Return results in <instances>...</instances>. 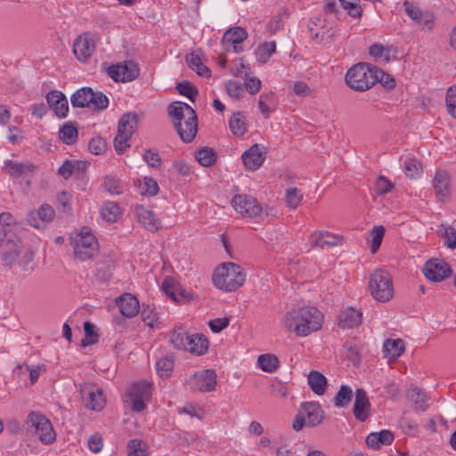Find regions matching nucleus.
Wrapping results in <instances>:
<instances>
[{
	"label": "nucleus",
	"mask_w": 456,
	"mask_h": 456,
	"mask_svg": "<svg viewBox=\"0 0 456 456\" xmlns=\"http://www.w3.org/2000/svg\"><path fill=\"white\" fill-rule=\"evenodd\" d=\"M283 323L297 336L306 337L322 328V314L314 306L298 307L286 314Z\"/></svg>",
	"instance_id": "f257e3e1"
},
{
	"label": "nucleus",
	"mask_w": 456,
	"mask_h": 456,
	"mask_svg": "<svg viewBox=\"0 0 456 456\" xmlns=\"http://www.w3.org/2000/svg\"><path fill=\"white\" fill-rule=\"evenodd\" d=\"M173 126L183 142H191L198 132L195 110L187 103L173 101Z\"/></svg>",
	"instance_id": "f03ea898"
},
{
	"label": "nucleus",
	"mask_w": 456,
	"mask_h": 456,
	"mask_svg": "<svg viewBox=\"0 0 456 456\" xmlns=\"http://www.w3.org/2000/svg\"><path fill=\"white\" fill-rule=\"evenodd\" d=\"M385 72L366 63H358L351 67L345 77L346 85L354 91L363 92L371 88Z\"/></svg>",
	"instance_id": "7ed1b4c3"
},
{
	"label": "nucleus",
	"mask_w": 456,
	"mask_h": 456,
	"mask_svg": "<svg viewBox=\"0 0 456 456\" xmlns=\"http://www.w3.org/2000/svg\"><path fill=\"white\" fill-rule=\"evenodd\" d=\"M245 278L246 273L239 265L227 262L216 268L212 281L216 288L232 292L243 285Z\"/></svg>",
	"instance_id": "20e7f679"
},
{
	"label": "nucleus",
	"mask_w": 456,
	"mask_h": 456,
	"mask_svg": "<svg viewBox=\"0 0 456 456\" xmlns=\"http://www.w3.org/2000/svg\"><path fill=\"white\" fill-rule=\"evenodd\" d=\"M71 245L76 258L80 261L94 257L99 250L98 241L87 227L71 237Z\"/></svg>",
	"instance_id": "39448f33"
},
{
	"label": "nucleus",
	"mask_w": 456,
	"mask_h": 456,
	"mask_svg": "<svg viewBox=\"0 0 456 456\" xmlns=\"http://www.w3.org/2000/svg\"><path fill=\"white\" fill-rule=\"evenodd\" d=\"M369 289L378 301L386 302L392 298L394 289L389 273L384 270L375 271L370 277Z\"/></svg>",
	"instance_id": "423d86ee"
},
{
	"label": "nucleus",
	"mask_w": 456,
	"mask_h": 456,
	"mask_svg": "<svg viewBox=\"0 0 456 456\" xmlns=\"http://www.w3.org/2000/svg\"><path fill=\"white\" fill-rule=\"evenodd\" d=\"M151 397V385L146 381L134 383L124 396V403L136 412L142 411Z\"/></svg>",
	"instance_id": "0eeeda50"
},
{
	"label": "nucleus",
	"mask_w": 456,
	"mask_h": 456,
	"mask_svg": "<svg viewBox=\"0 0 456 456\" xmlns=\"http://www.w3.org/2000/svg\"><path fill=\"white\" fill-rule=\"evenodd\" d=\"M27 422L34 428L36 436L44 444H51L56 440V433L53 427L44 414L38 411H31L27 418Z\"/></svg>",
	"instance_id": "6e6552de"
},
{
	"label": "nucleus",
	"mask_w": 456,
	"mask_h": 456,
	"mask_svg": "<svg viewBox=\"0 0 456 456\" xmlns=\"http://www.w3.org/2000/svg\"><path fill=\"white\" fill-rule=\"evenodd\" d=\"M432 186L437 201L448 202L452 198V179L446 170L436 171L432 180Z\"/></svg>",
	"instance_id": "1a4fd4ad"
},
{
	"label": "nucleus",
	"mask_w": 456,
	"mask_h": 456,
	"mask_svg": "<svg viewBox=\"0 0 456 456\" xmlns=\"http://www.w3.org/2000/svg\"><path fill=\"white\" fill-rule=\"evenodd\" d=\"M422 272L428 281L440 282L452 274V268L443 259L434 258L425 263Z\"/></svg>",
	"instance_id": "9d476101"
},
{
	"label": "nucleus",
	"mask_w": 456,
	"mask_h": 456,
	"mask_svg": "<svg viewBox=\"0 0 456 456\" xmlns=\"http://www.w3.org/2000/svg\"><path fill=\"white\" fill-rule=\"evenodd\" d=\"M234 209L245 217H257L262 214L263 208L253 197L245 194H237L232 200Z\"/></svg>",
	"instance_id": "9b49d317"
},
{
	"label": "nucleus",
	"mask_w": 456,
	"mask_h": 456,
	"mask_svg": "<svg viewBox=\"0 0 456 456\" xmlns=\"http://www.w3.org/2000/svg\"><path fill=\"white\" fill-rule=\"evenodd\" d=\"M107 73L116 82H127L138 77L139 69L135 63L127 61L109 67Z\"/></svg>",
	"instance_id": "f8f14e48"
},
{
	"label": "nucleus",
	"mask_w": 456,
	"mask_h": 456,
	"mask_svg": "<svg viewBox=\"0 0 456 456\" xmlns=\"http://www.w3.org/2000/svg\"><path fill=\"white\" fill-rule=\"evenodd\" d=\"M216 386V374L214 370H202L195 372L191 379V387L200 392H211Z\"/></svg>",
	"instance_id": "ddd939ff"
},
{
	"label": "nucleus",
	"mask_w": 456,
	"mask_h": 456,
	"mask_svg": "<svg viewBox=\"0 0 456 456\" xmlns=\"http://www.w3.org/2000/svg\"><path fill=\"white\" fill-rule=\"evenodd\" d=\"M81 396L86 408L100 411L105 404L102 390L96 386L86 384L81 387Z\"/></svg>",
	"instance_id": "4468645a"
},
{
	"label": "nucleus",
	"mask_w": 456,
	"mask_h": 456,
	"mask_svg": "<svg viewBox=\"0 0 456 456\" xmlns=\"http://www.w3.org/2000/svg\"><path fill=\"white\" fill-rule=\"evenodd\" d=\"M54 216V209L48 204H43L38 209L28 213V223L37 229L44 228Z\"/></svg>",
	"instance_id": "2eb2a0df"
},
{
	"label": "nucleus",
	"mask_w": 456,
	"mask_h": 456,
	"mask_svg": "<svg viewBox=\"0 0 456 456\" xmlns=\"http://www.w3.org/2000/svg\"><path fill=\"white\" fill-rule=\"evenodd\" d=\"M6 243L7 245L0 251V257L5 265L12 266L22 253V242L15 234L13 238L9 239V241Z\"/></svg>",
	"instance_id": "dca6fc26"
},
{
	"label": "nucleus",
	"mask_w": 456,
	"mask_h": 456,
	"mask_svg": "<svg viewBox=\"0 0 456 456\" xmlns=\"http://www.w3.org/2000/svg\"><path fill=\"white\" fill-rule=\"evenodd\" d=\"M94 48V43L87 34L78 36L73 44V53L80 61H85L91 57Z\"/></svg>",
	"instance_id": "f3484780"
},
{
	"label": "nucleus",
	"mask_w": 456,
	"mask_h": 456,
	"mask_svg": "<svg viewBox=\"0 0 456 456\" xmlns=\"http://www.w3.org/2000/svg\"><path fill=\"white\" fill-rule=\"evenodd\" d=\"M5 172L13 177H20V176H30L37 170V166L28 160L25 161H13L8 159L4 161V167Z\"/></svg>",
	"instance_id": "a211bd4d"
},
{
	"label": "nucleus",
	"mask_w": 456,
	"mask_h": 456,
	"mask_svg": "<svg viewBox=\"0 0 456 456\" xmlns=\"http://www.w3.org/2000/svg\"><path fill=\"white\" fill-rule=\"evenodd\" d=\"M248 37L247 31L241 27H233L226 30L222 38L224 45H232L233 52L240 53L243 51L240 44Z\"/></svg>",
	"instance_id": "6ab92c4d"
},
{
	"label": "nucleus",
	"mask_w": 456,
	"mask_h": 456,
	"mask_svg": "<svg viewBox=\"0 0 456 456\" xmlns=\"http://www.w3.org/2000/svg\"><path fill=\"white\" fill-rule=\"evenodd\" d=\"M46 101L49 108L59 118H65L69 111L67 97L60 91L53 90L47 94Z\"/></svg>",
	"instance_id": "aec40b11"
},
{
	"label": "nucleus",
	"mask_w": 456,
	"mask_h": 456,
	"mask_svg": "<svg viewBox=\"0 0 456 456\" xmlns=\"http://www.w3.org/2000/svg\"><path fill=\"white\" fill-rule=\"evenodd\" d=\"M407 15L418 24L425 25L428 30L432 28L433 14L428 11H422L419 6L408 1L403 4Z\"/></svg>",
	"instance_id": "412c9836"
},
{
	"label": "nucleus",
	"mask_w": 456,
	"mask_h": 456,
	"mask_svg": "<svg viewBox=\"0 0 456 456\" xmlns=\"http://www.w3.org/2000/svg\"><path fill=\"white\" fill-rule=\"evenodd\" d=\"M134 215L137 221L148 231L156 232L159 228V221L155 217L153 212L142 205L134 207Z\"/></svg>",
	"instance_id": "4be33fe9"
},
{
	"label": "nucleus",
	"mask_w": 456,
	"mask_h": 456,
	"mask_svg": "<svg viewBox=\"0 0 456 456\" xmlns=\"http://www.w3.org/2000/svg\"><path fill=\"white\" fill-rule=\"evenodd\" d=\"M354 395V415L356 419L365 421L370 410V403L367 393L363 388H357Z\"/></svg>",
	"instance_id": "5701e85b"
},
{
	"label": "nucleus",
	"mask_w": 456,
	"mask_h": 456,
	"mask_svg": "<svg viewBox=\"0 0 456 456\" xmlns=\"http://www.w3.org/2000/svg\"><path fill=\"white\" fill-rule=\"evenodd\" d=\"M244 166L249 170H256L265 161V152L262 151V147L255 144L248 149L241 156Z\"/></svg>",
	"instance_id": "b1692460"
},
{
	"label": "nucleus",
	"mask_w": 456,
	"mask_h": 456,
	"mask_svg": "<svg viewBox=\"0 0 456 456\" xmlns=\"http://www.w3.org/2000/svg\"><path fill=\"white\" fill-rule=\"evenodd\" d=\"M116 303L122 315L132 318L139 313L140 304L138 299L129 293H125L117 298Z\"/></svg>",
	"instance_id": "393cba45"
},
{
	"label": "nucleus",
	"mask_w": 456,
	"mask_h": 456,
	"mask_svg": "<svg viewBox=\"0 0 456 456\" xmlns=\"http://www.w3.org/2000/svg\"><path fill=\"white\" fill-rule=\"evenodd\" d=\"M301 408L306 419V426L315 427L322 421L324 412L317 403L306 402L302 403Z\"/></svg>",
	"instance_id": "a878e982"
},
{
	"label": "nucleus",
	"mask_w": 456,
	"mask_h": 456,
	"mask_svg": "<svg viewBox=\"0 0 456 456\" xmlns=\"http://www.w3.org/2000/svg\"><path fill=\"white\" fill-rule=\"evenodd\" d=\"M362 314L353 308L347 307L338 317V325L341 329H353L362 323Z\"/></svg>",
	"instance_id": "bb28decb"
},
{
	"label": "nucleus",
	"mask_w": 456,
	"mask_h": 456,
	"mask_svg": "<svg viewBox=\"0 0 456 456\" xmlns=\"http://www.w3.org/2000/svg\"><path fill=\"white\" fill-rule=\"evenodd\" d=\"M341 237L334 235L328 232H321L312 234L309 238V243L312 248H323L325 246H337L341 242Z\"/></svg>",
	"instance_id": "cd10ccee"
},
{
	"label": "nucleus",
	"mask_w": 456,
	"mask_h": 456,
	"mask_svg": "<svg viewBox=\"0 0 456 456\" xmlns=\"http://www.w3.org/2000/svg\"><path fill=\"white\" fill-rule=\"evenodd\" d=\"M307 383L311 390L317 395H322L326 392L327 379L318 370H312L307 376Z\"/></svg>",
	"instance_id": "c85d7f7f"
},
{
	"label": "nucleus",
	"mask_w": 456,
	"mask_h": 456,
	"mask_svg": "<svg viewBox=\"0 0 456 456\" xmlns=\"http://www.w3.org/2000/svg\"><path fill=\"white\" fill-rule=\"evenodd\" d=\"M191 289H186L173 279V302L178 305L191 304L194 300Z\"/></svg>",
	"instance_id": "c756f323"
},
{
	"label": "nucleus",
	"mask_w": 456,
	"mask_h": 456,
	"mask_svg": "<svg viewBox=\"0 0 456 456\" xmlns=\"http://www.w3.org/2000/svg\"><path fill=\"white\" fill-rule=\"evenodd\" d=\"M93 90L90 87H82L77 90L70 97L74 108L91 107Z\"/></svg>",
	"instance_id": "7c9ffc66"
},
{
	"label": "nucleus",
	"mask_w": 456,
	"mask_h": 456,
	"mask_svg": "<svg viewBox=\"0 0 456 456\" xmlns=\"http://www.w3.org/2000/svg\"><path fill=\"white\" fill-rule=\"evenodd\" d=\"M208 346V340L204 335L193 334L190 337V345L185 351L196 355H203L207 353Z\"/></svg>",
	"instance_id": "2f4dec72"
},
{
	"label": "nucleus",
	"mask_w": 456,
	"mask_h": 456,
	"mask_svg": "<svg viewBox=\"0 0 456 456\" xmlns=\"http://www.w3.org/2000/svg\"><path fill=\"white\" fill-rule=\"evenodd\" d=\"M101 216L108 223L117 222L122 216L119 205L114 201H106L100 210Z\"/></svg>",
	"instance_id": "473e14b6"
},
{
	"label": "nucleus",
	"mask_w": 456,
	"mask_h": 456,
	"mask_svg": "<svg viewBox=\"0 0 456 456\" xmlns=\"http://www.w3.org/2000/svg\"><path fill=\"white\" fill-rule=\"evenodd\" d=\"M137 125L138 118L135 113H125L118 122V131L122 134L133 135L137 128Z\"/></svg>",
	"instance_id": "72a5a7b5"
},
{
	"label": "nucleus",
	"mask_w": 456,
	"mask_h": 456,
	"mask_svg": "<svg viewBox=\"0 0 456 456\" xmlns=\"http://www.w3.org/2000/svg\"><path fill=\"white\" fill-rule=\"evenodd\" d=\"M408 397L414 404V409L419 411H424L428 406V398L422 389L416 387L408 390Z\"/></svg>",
	"instance_id": "f704fd0d"
},
{
	"label": "nucleus",
	"mask_w": 456,
	"mask_h": 456,
	"mask_svg": "<svg viewBox=\"0 0 456 456\" xmlns=\"http://www.w3.org/2000/svg\"><path fill=\"white\" fill-rule=\"evenodd\" d=\"M186 62L190 69L196 71L201 77H209L211 70L204 65L200 55L196 53H191L186 55Z\"/></svg>",
	"instance_id": "c9c22d12"
},
{
	"label": "nucleus",
	"mask_w": 456,
	"mask_h": 456,
	"mask_svg": "<svg viewBox=\"0 0 456 456\" xmlns=\"http://www.w3.org/2000/svg\"><path fill=\"white\" fill-rule=\"evenodd\" d=\"M438 235L444 240V244L451 248H456V230L448 224H440L437 227Z\"/></svg>",
	"instance_id": "e433bc0d"
},
{
	"label": "nucleus",
	"mask_w": 456,
	"mask_h": 456,
	"mask_svg": "<svg viewBox=\"0 0 456 456\" xmlns=\"http://www.w3.org/2000/svg\"><path fill=\"white\" fill-rule=\"evenodd\" d=\"M155 369L157 375L163 381L171 378V357L169 354H166L157 360Z\"/></svg>",
	"instance_id": "4c0bfd02"
},
{
	"label": "nucleus",
	"mask_w": 456,
	"mask_h": 456,
	"mask_svg": "<svg viewBox=\"0 0 456 456\" xmlns=\"http://www.w3.org/2000/svg\"><path fill=\"white\" fill-rule=\"evenodd\" d=\"M175 90L180 95L187 97L191 102H194L199 95L198 88L188 80L176 83Z\"/></svg>",
	"instance_id": "58836bf2"
},
{
	"label": "nucleus",
	"mask_w": 456,
	"mask_h": 456,
	"mask_svg": "<svg viewBox=\"0 0 456 456\" xmlns=\"http://www.w3.org/2000/svg\"><path fill=\"white\" fill-rule=\"evenodd\" d=\"M78 133L77 127L71 123L64 124L59 131V138L66 144H72L77 142Z\"/></svg>",
	"instance_id": "ea45409f"
},
{
	"label": "nucleus",
	"mask_w": 456,
	"mask_h": 456,
	"mask_svg": "<svg viewBox=\"0 0 456 456\" xmlns=\"http://www.w3.org/2000/svg\"><path fill=\"white\" fill-rule=\"evenodd\" d=\"M195 159L202 167H210L216 162V152L208 147H202L195 151Z\"/></svg>",
	"instance_id": "a19ab883"
},
{
	"label": "nucleus",
	"mask_w": 456,
	"mask_h": 456,
	"mask_svg": "<svg viewBox=\"0 0 456 456\" xmlns=\"http://www.w3.org/2000/svg\"><path fill=\"white\" fill-rule=\"evenodd\" d=\"M384 352L390 357H399L404 351V343L402 339H387L384 343Z\"/></svg>",
	"instance_id": "79ce46f5"
},
{
	"label": "nucleus",
	"mask_w": 456,
	"mask_h": 456,
	"mask_svg": "<svg viewBox=\"0 0 456 456\" xmlns=\"http://www.w3.org/2000/svg\"><path fill=\"white\" fill-rule=\"evenodd\" d=\"M276 51V43L274 41L265 42L258 45L256 54L259 62L265 63Z\"/></svg>",
	"instance_id": "37998d69"
},
{
	"label": "nucleus",
	"mask_w": 456,
	"mask_h": 456,
	"mask_svg": "<svg viewBox=\"0 0 456 456\" xmlns=\"http://www.w3.org/2000/svg\"><path fill=\"white\" fill-rule=\"evenodd\" d=\"M353 391L347 385H342L334 397V405L341 408L346 406L352 400Z\"/></svg>",
	"instance_id": "c03bdc74"
},
{
	"label": "nucleus",
	"mask_w": 456,
	"mask_h": 456,
	"mask_svg": "<svg viewBox=\"0 0 456 456\" xmlns=\"http://www.w3.org/2000/svg\"><path fill=\"white\" fill-rule=\"evenodd\" d=\"M258 366L266 372H273L279 366V360L274 354H265L258 356Z\"/></svg>",
	"instance_id": "a18cd8bd"
},
{
	"label": "nucleus",
	"mask_w": 456,
	"mask_h": 456,
	"mask_svg": "<svg viewBox=\"0 0 456 456\" xmlns=\"http://www.w3.org/2000/svg\"><path fill=\"white\" fill-rule=\"evenodd\" d=\"M138 189L141 194L154 196L159 192V185L156 180L151 177H143L139 181Z\"/></svg>",
	"instance_id": "49530a36"
},
{
	"label": "nucleus",
	"mask_w": 456,
	"mask_h": 456,
	"mask_svg": "<svg viewBox=\"0 0 456 456\" xmlns=\"http://www.w3.org/2000/svg\"><path fill=\"white\" fill-rule=\"evenodd\" d=\"M103 186L108 192L113 195H120L124 191V184L122 181L110 175L104 178Z\"/></svg>",
	"instance_id": "de8ad7c7"
},
{
	"label": "nucleus",
	"mask_w": 456,
	"mask_h": 456,
	"mask_svg": "<svg viewBox=\"0 0 456 456\" xmlns=\"http://www.w3.org/2000/svg\"><path fill=\"white\" fill-rule=\"evenodd\" d=\"M274 100L273 93L270 92L267 94H263L260 95L258 100V107L260 109L261 113L265 118H269L273 110L270 108L269 104H271Z\"/></svg>",
	"instance_id": "09e8293b"
},
{
	"label": "nucleus",
	"mask_w": 456,
	"mask_h": 456,
	"mask_svg": "<svg viewBox=\"0 0 456 456\" xmlns=\"http://www.w3.org/2000/svg\"><path fill=\"white\" fill-rule=\"evenodd\" d=\"M33 254L28 250L22 249V253L16 260V265H18L21 271L25 273H30L33 270Z\"/></svg>",
	"instance_id": "8fccbe9b"
},
{
	"label": "nucleus",
	"mask_w": 456,
	"mask_h": 456,
	"mask_svg": "<svg viewBox=\"0 0 456 456\" xmlns=\"http://www.w3.org/2000/svg\"><path fill=\"white\" fill-rule=\"evenodd\" d=\"M190 337L187 332L181 329L178 331L173 330V346L186 350V347L190 345Z\"/></svg>",
	"instance_id": "3c124183"
},
{
	"label": "nucleus",
	"mask_w": 456,
	"mask_h": 456,
	"mask_svg": "<svg viewBox=\"0 0 456 456\" xmlns=\"http://www.w3.org/2000/svg\"><path fill=\"white\" fill-rule=\"evenodd\" d=\"M385 235V228L382 225H376L371 230L370 251L375 253L380 247Z\"/></svg>",
	"instance_id": "603ef678"
},
{
	"label": "nucleus",
	"mask_w": 456,
	"mask_h": 456,
	"mask_svg": "<svg viewBox=\"0 0 456 456\" xmlns=\"http://www.w3.org/2000/svg\"><path fill=\"white\" fill-rule=\"evenodd\" d=\"M303 199V194L297 188H289L286 191V203L290 208H297Z\"/></svg>",
	"instance_id": "864d4df0"
},
{
	"label": "nucleus",
	"mask_w": 456,
	"mask_h": 456,
	"mask_svg": "<svg viewBox=\"0 0 456 456\" xmlns=\"http://www.w3.org/2000/svg\"><path fill=\"white\" fill-rule=\"evenodd\" d=\"M128 456H148L146 444L138 439H132L128 443Z\"/></svg>",
	"instance_id": "5fc2aeb1"
},
{
	"label": "nucleus",
	"mask_w": 456,
	"mask_h": 456,
	"mask_svg": "<svg viewBox=\"0 0 456 456\" xmlns=\"http://www.w3.org/2000/svg\"><path fill=\"white\" fill-rule=\"evenodd\" d=\"M334 36L335 30L331 26L330 28H326V26H322L319 31L315 32L314 34L312 33V37L318 43H327L330 39H332Z\"/></svg>",
	"instance_id": "6e6d98bb"
},
{
	"label": "nucleus",
	"mask_w": 456,
	"mask_h": 456,
	"mask_svg": "<svg viewBox=\"0 0 456 456\" xmlns=\"http://www.w3.org/2000/svg\"><path fill=\"white\" fill-rule=\"evenodd\" d=\"M240 113L233 115L230 119V129L236 136H241L246 132L244 121L239 117Z\"/></svg>",
	"instance_id": "4d7b16f0"
},
{
	"label": "nucleus",
	"mask_w": 456,
	"mask_h": 456,
	"mask_svg": "<svg viewBox=\"0 0 456 456\" xmlns=\"http://www.w3.org/2000/svg\"><path fill=\"white\" fill-rule=\"evenodd\" d=\"M132 135L122 134L118 131L117 135L114 138V148L117 153L121 154L130 146L128 142Z\"/></svg>",
	"instance_id": "13d9d810"
},
{
	"label": "nucleus",
	"mask_w": 456,
	"mask_h": 456,
	"mask_svg": "<svg viewBox=\"0 0 456 456\" xmlns=\"http://www.w3.org/2000/svg\"><path fill=\"white\" fill-rule=\"evenodd\" d=\"M226 91L231 97L240 100L244 94L243 85L238 81L229 80L226 83Z\"/></svg>",
	"instance_id": "bf43d9fd"
},
{
	"label": "nucleus",
	"mask_w": 456,
	"mask_h": 456,
	"mask_svg": "<svg viewBox=\"0 0 456 456\" xmlns=\"http://www.w3.org/2000/svg\"><path fill=\"white\" fill-rule=\"evenodd\" d=\"M81 162L66 160L59 168V175L64 179L69 178L76 169H79Z\"/></svg>",
	"instance_id": "052dcab7"
},
{
	"label": "nucleus",
	"mask_w": 456,
	"mask_h": 456,
	"mask_svg": "<svg viewBox=\"0 0 456 456\" xmlns=\"http://www.w3.org/2000/svg\"><path fill=\"white\" fill-rule=\"evenodd\" d=\"M344 9L349 11V15L354 18H359L362 15V8L359 5V0H339Z\"/></svg>",
	"instance_id": "680f3d73"
},
{
	"label": "nucleus",
	"mask_w": 456,
	"mask_h": 456,
	"mask_svg": "<svg viewBox=\"0 0 456 456\" xmlns=\"http://www.w3.org/2000/svg\"><path fill=\"white\" fill-rule=\"evenodd\" d=\"M446 107L448 112L456 118V85L450 86L447 90Z\"/></svg>",
	"instance_id": "e2e57ef3"
},
{
	"label": "nucleus",
	"mask_w": 456,
	"mask_h": 456,
	"mask_svg": "<svg viewBox=\"0 0 456 456\" xmlns=\"http://www.w3.org/2000/svg\"><path fill=\"white\" fill-rule=\"evenodd\" d=\"M84 330L86 338L82 339V346H86L88 345L94 344L98 338V335L94 332V326L91 322H86L84 324Z\"/></svg>",
	"instance_id": "0e129e2a"
},
{
	"label": "nucleus",
	"mask_w": 456,
	"mask_h": 456,
	"mask_svg": "<svg viewBox=\"0 0 456 456\" xmlns=\"http://www.w3.org/2000/svg\"><path fill=\"white\" fill-rule=\"evenodd\" d=\"M88 148L91 153L100 155L106 151L107 143L102 137H94L90 140Z\"/></svg>",
	"instance_id": "69168bd1"
},
{
	"label": "nucleus",
	"mask_w": 456,
	"mask_h": 456,
	"mask_svg": "<svg viewBox=\"0 0 456 456\" xmlns=\"http://www.w3.org/2000/svg\"><path fill=\"white\" fill-rule=\"evenodd\" d=\"M243 88L250 94H256L261 89V80L256 77H248L244 80Z\"/></svg>",
	"instance_id": "338daca9"
},
{
	"label": "nucleus",
	"mask_w": 456,
	"mask_h": 456,
	"mask_svg": "<svg viewBox=\"0 0 456 456\" xmlns=\"http://www.w3.org/2000/svg\"><path fill=\"white\" fill-rule=\"evenodd\" d=\"M109 105V99L108 97L103 94L102 92H96L94 93L93 91V99L91 102V107L94 109L98 110H104Z\"/></svg>",
	"instance_id": "774afa93"
}]
</instances>
